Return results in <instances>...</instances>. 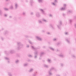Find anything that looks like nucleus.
Instances as JSON below:
<instances>
[{
	"label": "nucleus",
	"instance_id": "obj_51",
	"mask_svg": "<svg viewBox=\"0 0 76 76\" xmlns=\"http://www.w3.org/2000/svg\"><path fill=\"white\" fill-rule=\"evenodd\" d=\"M33 76H36V74H34L33 75Z\"/></svg>",
	"mask_w": 76,
	"mask_h": 76
},
{
	"label": "nucleus",
	"instance_id": "obj_56",
	"mask_svg": "<svg viewBox=\"0 0 76 76\" xmlns=\"http://www.w3.org/2000/svg\"><path fill=\"white\" fill-rule=\"evenodd\" d=\"M1 39H2V40H3V38H1Z\"/></svg>",
	"mask_w": 76,
	"mask_h": 76
},
{
	"label": "nucleus",
	"instance_id": "obj_14",
	"mask_svg": "<svg viewBox=\"0 0 76 76\" xmlns=\"http://www.w3.org/2000/svg\"><path fill=\"white\" fill-rule=\"evenodd\" d=\"M44 52H41L40 53V57H42V56H43V55H44Z\"/></svg>",
	"mask_w": 76,
	"mask_h": 76
},
{
	"label": "nucleus",
	"instance_id": "obj_2",
	"mask_svg": "<svg viewBox=\"0 0 76 76\" xmlns=\"http://www.w3.org/2000/svg\"><path fill=\"white\" fill-rule=\"evenodd\" d=\"M62 25V22L61 21H59V24L58 25H57V26L58 28L59 29H61V28H60V26Z\"/></svg>",
	"mask_w": 76,
	"mask_h": 76
},
{
	"label": "nucleus",
	"instance_id": "obj_4",
	"mask_svg": "<svg viewBox=\"0 0 76 76\" xmlns=\"http://www.w3.org/2000/svg\"><path fill=\"white\" fill-rule=\"evenodd\" d=\"M66 4H64V7H62L60 9V10L63 11V10H66Z\"/></svg>",
	"mask_w": 76,
	"mask_h": 76
},
{
	"label": "nucleus",
	"instance_id": "obj_16",
	"mask_svg": "<svg viewBox=\"0 0 76 76\" xmlns=\"http://www.w3.org/2000/svg\"><path fill=\"white\" fill-rule=\"evenodd\" d=\"M4 59L5 60H7V61L9 60V58L7 57H5Z\"/></svg>",
	"mask_w": 76,
	"mask_h": 76
},
{
	"label": "nucleus",
	"instance_id": "obj_15",
	"mask_svg": "<svg viewBox=\"0 0 76 76\" xmlns=\"http://www.w3.org/2000/svg\"><path fill=\"white\" fill-rule=\"evenodd\" d=\"M10 9L11 10H13V5L10 6Z\"/></svg>",
	"mask_w": 76,
	"mask_h": 76
},
{
	"label": "nucleus",
	"instance_id": "obj_59",
	"mask_svg": "<svg viewBox=\"0 0 76 76\" xmlns=\"http://www.w3.org/2000/svg\"><path fill=\"white\" fill-rule=\"evenodd\" d=\"M3 28L2 29V30H3Z\"/></svg>",
	"mask_w": 76,
	"mask_h": 76
},
{
	"label": "nucleus",
	"instance_id": "obj_44",
	"mask_svg": "<svg viewBox=\"0 0 76 76\" xmlns=\"http://www.w3.org/2000/svg\"><path fill=\"white\" fill-rule=\"evenodd\" d=\"M62 15L63 16H65L66 15V14H64V13H63L62 14Z\"/></svg>",
	"mask_w": 76,
	"mask_h": 76
},
{
	"label": "nucleus",
	"instance_id": "obj_29",
	"mask_svg": "<svg viewBox=\"0 0 76 76\" xmlns=\"http://www.w3.org/2000/svg\"><path fill=\"white\" fill-rule=\"evenodd\" d=\"M23 15L25 16L26 15V12H23Z\"/></svg>",
	"mask_w": 76,
	"mask_h": 76
},
{
	"label": "nucleus",
	"instance_id": "obj_60",
	"mask_svg": "<svg viewBox=\"0 0 76 76\" xmlns=\"http://www.w3.org/2000/svg\"><path fill=\"white\" fill-rule=\"evenodd\" d=\"M69 12H70V11H69Z\"/></svg>",
	"mask_w": 76,
	"mask_h": 76
},
{
	"label": "nucleus",
	"instance_id": "obj_45",
	"mask_svg": "<svg viewBox=\"0 0 76 76\" xmlns=\"http://www.w3.org/2000/svg\"><path fill=\"white\" fill-rule=\"evenodd\" d=\"M61 66H64V64H61Z\"/></svg>",
	"mask_w": 76,
	"mask_h": 76
},
{
	"label": "nucleus",
	"instance_id": "obj_1",
	"mask_svg": "<svg viewBox=\"0 0 76 76\" xmlns=\"http://www.w3.org/2000/svg\"><path fill=\"white\" fill-rule=\"evenodd\" d=\"M17 44L18 45V47L17 48V49L18 50H20L21 48H22V47H23V45L22 44L21 42H17Z\"/></svg>",
	"mask_w": 76,
	"mask_h": 76
},
{
	"label": "nucleus",
	"instance_id": "obj_43",
	"mask_svg": "<svg viewBox=\"0 0 76 76\" xmlns=\"http://www.w3.org/2000/svg\"><path fill=\"white\" fill-rule=\"evenodd\" d=\"M49 16L50 17H53V15H52L51 14H50L49 15Z\"/></svg>",
	"mask_w": 76,
	"mask_h": 76
},
{
	"label": "nucleus",
	"instance_id": "obj_5",
	"mask_svg": "<svg viewBox=\"0 0 76 76\" xmlns=\"http://www.w3.org/2000/svg\"><path fill=\"white\" fill-rule=\"evenodd\" d=\"M15 9H17L18 7H19V5H18V3H15Z\"/></svg>",
	"mask_w": 76,
	"mask_h": 76
},
{
	"label": "nucleus",
	"instance_id": "obj_11",
	"mask_svg": "<svg viewBox=\"0 0 76 76\" xmlns=\"http://www.w3.org/2000/svg\"><path fill=\"white\" fill-rule=\"evenodd\" d=\"M30 3L31 6H32V4H33V3H34V2L33 1V0H30Z\"/></svg>",
	"mask_w": 76,
	"mask_h": 76
},
{
	"label": "nucleus",
	"instance_id": "obj_31",
	"mask_svg": "<svg viewBox=\"0 0 76 76\" xmlns=\"http://www.w3.org/2000/svg\"><path fill=\"white\" fill-rule=\"evenodd\" d=\"M28 57H32V56L31 55H28Z\"/></svg>",
	"mask_w": 76,
	"mask_h": 76
},
{
	"label": "nucleus",
	"instance_id": "obj_36",
	"mask_svg": "<svg viewBox=\"0 0 76 76\" xmlns=\"http://www.w3.org/2000/svg\"><path fill=\"white\" fill-rule=\"evenodd\" d=\"M65 35H68L69 34V32H66L65 33Z\"/></svg>",
	"mask_w": 76,
	"mask_h": 76
},
{
	"label": "nucleus",
	"instance_id": "obj_23",
	"mask_svg": "<svg viewBox=\"0 0 76 76\" xmlns=\"http://www.w3.org/2000/svg\"><path fill=\"white\" fill-rule=\"evenodd\" d=\"M59 57H64V56L63 55H59Z\"/></svg>",
	"mask_w": 76,
	"mask_h": 76
},
{
	"label": "nucleus",
	"instance_id": "obj_8",
	"mask_svg": "<svg viewBox=\"0 0 76 76\" xmlns=\"http://www.w3.org/2000/svg\"><path fill=\"white\" fill-rule=\"evenodd\" d=\"M36 16L37 18H39V17H40V16H41V15H40L39 13L38 12L36 13Z\"/></svg>",
	"mask_w": 76,
	"mask_h": 76
},
{
	"label": "nucleus",
	"instance_id": "obj_27",
	"mask_svg": "<svg viewBox=\"0 0 76 76\" xmlns=\"http://www.w3.org/2000/svg\"><path fill=\"white\" fill-rule=\"evenodd\" d=\"M31 48L33 50H35V48L34 46H31Z\"/></svg>",
	"mask_w": 76,
	"mask_h": 76
},
{
	"label": "nucleus",
	"instance_id": "obj_6",
	"mask_svg": "<svg viewBox=\"0 0 76 76\" xmlns=\"http://www.w3.org/2000/svg\"><path fill=\"white\" fill-rule=\"evenodd\" d=\"M35 56L34 58H37V56H38V52L37 51H35L34 52Z\"/></svg>",
	"mask_w": 76,
	"mask_h": 76
},
{
	"label": "nucleus",
	"instance_id": "obj_21",
	"mask_svg": "<svg viewBox=\"0 0 76 76\" xmlns=\"http://www.w3.org/2000/svg\"><path fill=\"white\" fill-rule=\"evenodd\" d=\"M49 26L50 27H51L52 29H54V28L53 27V25L52 24H50L49 25Z\"/></svg>",
	"mask_w": 76,
	"mask_h": 76
},
{
	"label": "nucleus",
	"instance_id": "obj_53",
	"mask_svg": "<svg viewBox=\"0 0 76 76\" xmlns=\"http://www.w3.org/2000/svg\"><path fill=\"white\" fill-rule=\"evenodd\" d=\"M26 2H28V1L27 0H26Z\"/></svg>",
	"mask_w": 76,
	"mask_h": 76
},
{
	"label": "nucleus",
	"instance_id": "obj_47",
	"mask_svg": "<svg viewBox=\"0 0 76 76\" xmlns=\"http://www.w3.org/2000/svg\"><path fill=\"white\" fill-rule=\"evenodd\" d=\"M7 61H7L8 63H10V61H9V60Z\"/></svg>",
	"mask_w": 76,
	"mask_h": 76
},
{
	"label": "nucleus",
	"instance_id": "obj_52",
	"mask_svg": "<svg viewBox=\"0 0 76 76\" xmlns=\"http://www.w3.org/2000/svg\"><path fill=\"white\" fill-rule=\"evenodd\" d=\"M42 32H45V31L43 30V31H42Z\"/></svg>",
	"mask_w": 76,
	"mask_h": 76
},
{
	"label": "nucleus",
	"instance_id": "obj_19",
	"mask_svg": "<svg viewBox=\"0 0 76 76\" xmlns=\"http://www.w3.org/2000/svg\"><path fill=\"white\" fill-rule=\"evenodd\" d=\"M19 60H17L15 61V63H16V64H18V63H19Z\"/></svg>",
	"mask_w": 76,
	"mask_h": 76
},
{
	"label": "nucleus",
	"instance_id": "obj_17",
	"mask_svg": "<svg viewBox=\"0 0 76 76\" xmlns=\"http://www.w3.org/2000/svg\"><path fill=\"white\" fill-rule=\"evenodd\" d=\"M49 48H50V50H52V51H54V49L52 47H49Z\"/></svg>",
	"mask_w": 76,
	"mask_h": 76
},
{
	"label": "nucleus",
	"instance_id": "obj_32",
	"mask_svg": "<svg viewBox=\"0 0 76 76\" xmlns=\"http://www.w3.org/2000/svg\"><path fill=\"white\" fill-rule=\"evenodd\" d=\"M38 22L39 23H42V22L40 20H39Z\"/></svg>",
	"mask_w": 76,
	"mask_h": 76
},
{
	"label": "nucleus",
	"instance_id": "obj_25",
	"mask_svg": "<svg viewBox=\"0 0 76 76\" xmlns=\"http://www.w3.org/2000/svg\"><path fill=\"white\" fill-rule=\"evenodd\" d=\"M47 61H48V63H50L51 62V60L49 59H48V60H47Z\"/></svg>",
	"mask_w": 76,
	"mask_h": 76
},
{
	"label": "nucleus",
	"instance_id": "obj_20",
	"mask_svg": "<svg viewBox=\"0 0 76 76\" xmlns=\"http://www.w3.org/2000/svg\"><path fill=\"white\" fill-rule=\"evenodd\" d=\"M10 53H11V54H13V53H14V51L11 50L10 51Z\"/></svg>",
	"mask_w": 76,
	"mask_h": 76
},
{
	"label": "nucleus",
	"instance_id": "obj_26",
	"mask_svg": "<svg viewBox=\"0 0 76 76\" xmlns=\"http://www.w3.org/2000/svg\"><path fill=\"white\" fill-rule=\"evenodd\" d=\"M72 58H76V56H75L74 55H72Z\"/></svg>",
	"mask_w": 76,
	"mask_h": 76
},
{
	"label": "nucleus",
	"instance_id": "obj_58",
	"mask_svg": "<svg viewBox=\"0 0 76 76\" xmlns=\"http://www.w3.org/2000/svg\"><path fill=\"white\" fill-rule=\"evenodd\" d=\"M59 44V43H58V44H57V45H58Z\"/></svg>",
	"mask_w": 76,
	"mask_h": 76
},
{
	"label": "nucleus",
	"instance_id": "obj_13",
	"mask_svg": "<svg viewBox=\"0 0 76 76\" xmlns=\"http://www.w3.org/2000/svg\"><path fill=\"white\" fill-rule=\"evenodd\" d=\"M43 0H37V1L39 3H42V1Z\"/></svg>",
	"mask_w": 76,
	"mask_h": 76
},
{
	"label": "nucleus",
	"instance_id": "obj_37",
	"mask_svg": "<svg viewBox=\"0 0 76 76\" xmlns=\"http://www.w3.org/2000/svg\"><path fill=\"white\" fill-rule=\"evenodd\" d=\"M52 5H53V6H55L56 5V4H55V3H54L52 2Z\"/></svg>",
	"mask_w": 76,
	"mask_h": 76
},
{
	"label": "nucleus",
	"instance_id": "obj_10",
	"mask_svg": "<svg viewBox=\"0 0 76 76\" xmlns=\"http://www.w3.org/2000/svg\"><path fill=\"white\" fill-rule=\"evenodd\" d=\"M42 22H45V23H46V22H48V21H47V20L45 19H42Z\"/></svg>",
	"mask_w": 76,
	"mask_h": 76
},
{
	"label": "nucleus",
	"instance_id": "obj_3",
	"mask_svg": "<svg viewBox=\"0 0 76 76\" xmlns=\"http://www.w3.org/2000/svg\"><path fill=\"white\" fill-rule=\"evenodd\" d=\"M39 10L40 12H41L42 15H47V14L46 13H45V11H44L43 9H39Z\"/></svg>",
	"mask_w": 76,
	"mask_h": 76
},
{
	"label": "nucleus",
	"instance_id": "obj_48",
	"mask_svg": "<svg viewBox=\"0 0 76 76\" xmlns=\"http://www.w3.org/2000/svg\"><path fill=\"white\" fill-rule=\"evenodd\" d=\"M12 18V16H9V18Z\"/></svg>",
	"mask_w": 76,
	"mask_h": 76
},
{
	"label": "nucleus",
	"instance_id": "obj_57",
	"mask_svg": "<svg viewBox=\"0 0 76 76\" xmlns=\"http://www.w3.org/2000/svg\"><path fill=\"white\" fill-rule=\"evenodd\" d=\"M47 34H50V33H47Z\"/></svg>",
	"mask_w": 76,
	"mask_h": 76
},
{
	"label": "nucleus",
	"instance_id": "obj_9",
	"mask_svg": "<svg viewBox=\"0 0 76 76\" xmlns=\"http://www.w3.org/2000/svg\"><path fill=\"white\" fill-rule=\"evenodd\" d=\"M36 39H38L39 41H42V39L40 38L38 36L36 37Z\"/></svg>",
	"mask_w": 76,
	"mask_h": 76
},
{
	"label": "nucleus",
	"instance_id": "obj_46",
	"mask_svg": "<svg viewBox=\"0 0 76 76\" xmlns=\"http://www.w3.org/2000/svg\"><path fill=\"white\" fill-rule=\"evenodd\" d=\"M31 15H33V12H31V13H30Z\"/></svg>",
	"mask_w": 76,
	"mask_h": 76
},
{
	"label": "nucleus",
	"instance_id": "obj_35",
	"mask_svg": "<svg viewBox=\"0 0 76 76\" xmlns=\"http://www.w3.org/2000/svg\"><path fill=\"white\" fill-rule=\"evenodd\" d=\"M5 34H7L8 33V32L7 31H5L4 32Z\"/></svg>",
	"mask_w": 76,
	"mask_h": 76
},
{
	"label": "nucleus",
	"instance_id": "obj_18",
	"mask_svg": "<svg viewBox=\"0 0 76 76\" xmlns=\"http://www.w3.org/2000/svg\"><path fill=\"white\" fill-rule=\"evenodd\" d=\"M44 66L46 68H48V66L46 64H44Z\"/></svg>",
	"mask_w": 76,
	"mask_h": 76
},
{
	"label": "nucleus",
	"instance_id": "obj_38",
	"mask_svg": "<svg viewBox=\"0 0 76 76\" xmlns=\"http://www.w3.org/2000/svg\"><path fill=\"white\" fill-rule=\"evenodd\" d=\"M49 75H52V73L51 72H49Z\"/></svg>",
	"mask_w": 76,
	"mask_h": 76
},
{
	"label": "nucleus",
	"instance_id": "obj_12",
	"mask_svg": "<svg viewBox=\"0 0 76 76\" xmlns=\"http://www.w3.org/2000/svg\"><path fill=\"white\" fill-rule=\"evenodd\" d=\"M33 70H34V69L33 68H31L29 71V72L31 73V72H33Z\"/></svg>",
	"mask_w": 76,
	"mask_h": 76
},
{
	"label": "nucleus",
	"instance_id": "obj_30",
	"mask_svg": "<svg viewBox=\"0 0 76 76\" xmlns=\"http://www.w3.org/2000/svg\"><path fill=\"white\" fill-rule=\"evenodd\" d=\"M28 42H29L30 44H33V43H32V42H31L30 41V40H28Z\"/></svg>",
	"mask_w": 76,
	"mask_h": 76
},
{
	"label": "nucleus",
	"instance_id": "obj_33",
	"mask_svg": "<svg viewBox=\"0 0 76 76\" xmlns=\"http://www.w3.org/2000/svg\"><path fill=\"white\" fill-rule=\"evenodd\" d=\"M28 64H24V66H28Z\"/></svg>",
	"mask_w": 76,
	"mask_h": 76
},
{
	"label": "nucleus",
	"instance_id": "obj_41",
	"mask_svg": "<svg viewBox=\"0 0 76 76\" xmlns=\"http://www.w3.org/2000/svg\"><path fill=\"white\" fill-rule=\"evenodd\" d=\"M4 16L5 17H7V14H5L4 15Z\"/></svg>",
	"mask_w": 76,
	"mask_h": 76
},
{
	"label": "nucleus",
	"instance_id": "obj_42",
	"mask_svg": "<svg viewBox=\"0 0 76 76\" xmlns=\"http://www.w3.org/2000/svg\"><path fill=\"white\" fill-rule=\"evenodd\" d=\"M56 40H57V39H53V41H56Z\"/></svg>",
	"mask_w": 76,
	"mask_h": 76
},
{
	"label": "nucleus",
	"instance_id": "obj_39",
	"mask_svg": "<svg viewBox=\"0 0 76 76\" xmlns=\"http://www.w3.org/2000/svg\"><path fill=\"white\" fill-rule=\"evenodd\" d=\"M26 48H29V45H27L26 46Z\"/></svg>",
	"mask_w": 76,
	"mask_h": 76
},
{
	"label": "nucleus",
	"instance_id": "obj_28",
	"mask_svg": "<svg viewBox=\"0 0 76 76\" xmlns=\"http://www.w3.org/2000/svg\"><path fill=\"white\" fill-rule=\"evenodd\" d=\"M4 10H5V11H8L9 10V9L6 8H4Z\"/></svg>",
	"mask_w": 76,
	"mask_h": 76
},
{
	"label": "nucleus",
	"instance_id": "obj_40",
	"mask_svg": "<svg viewBox=\"0 0 76 76\" xmlns=\"http://www.w3.org/2000/svg\"><path fill=\"white\" fill-rule=\"evenodd\" d=\"M54 2V3H58L57 0H55Z\"/></svg>",
	"mask_w": 76,
	"mask_h": 76
},
{
	"label": "nucleus",
	"instance_id": "obj_24",
	"mask_svg": "<svg viewBox=\"0 0 76 76\" xmlns=\"http://www.w3.org/2000/svg\"><path fill=\"white\" fill-rule=\"evenodd\" d=\"M54 69V68L53 67H52L50 69V71H52V70H53Z\"/></svg>",
	"mask_w": 76,
	"mask_h": 76
},
{
	"label": "nucleus",
	"instance_id": "obj_49",
	"mask_svg": "<svg viewBox=\"0 0 76 76\" xmlns=\"http://www.w3.org/2000/svg\"><path fill=\"white\" fill-rule=\"evenodd\" d=\"M75 28H76V24H75Z\"/></svg>",
	"mask_w": 76,
	"mask_h": 76
},
{
	"label": "nucleus",
	"instance_id": "obj_55",
	"mask_svg": "<svg viewBox=\"0 0 76 76\" xmlns=\"http://www.w3.org/2000/svg\"><path fill=\"white\" fill-rule=\"evenodd\" d=\"M56 76H60V75H57Z\"/></svg>",
	"mask_w": 76,
	"mask_h": 76
},
{
	"label": "nucleus",
	"instance_id": "obj_7",
	"mask_svg": "<svg viewBox=\"0 0 76 76\" xmlns=\"http://www.w3.org/2000/svg\"><path fill=\"white\" fill-rule=\"evenodd\" d=\"M65 40L68 44H70V39L69 38H66L65 39Z\"/></svg>",
	"mask_w": 76,
	"mask_h": 76
},
{
	"label": "nucleus",
	"instance_id": "obj_34",
	"mask_svg": "<svg viewBox=\"0 0 76 76\" xmlns=\"http://www.w3.org/2000/svg\"><path fill=\"white\" fill-rule=\"evenodd\" d=\"M69 22H70V23H71L72 22V20H71V19H69Z\"/></svg>",
	"mask_w": 76,
	"mask_h": 76
},
{
	"label": "nucleus",
	"instance_id": "obj_54",
	"mask_svg": "<svg viewBox=\"0 0 76 76\" xmlns=\"http://www.w3.org/2000/svg\"><path fill=\"white\" fill-rule=\"evenodd\" d=\"M9 0H5V1H8Z\"/></svg>",
	"mask_w": 76,
	"mask_h": 76
},
{
	"label": "nucleus",
	"instance_id": "obj_50",
	"mask_svg": "<svg viewBox=\"0 0 76 76\" xmlns=\"http://www.w3.org/2000/svg\"><path fill=\"white\" fill-rule=\"evenodd\" d=\"M43 48H45V46H43Z\"/></svg>",
	"mask_w": 76,
	"mask_h": 76
},
{
	"label": "nucleus",
	"instance_id": "obj_22",
	"mask_svg": "<svg viewBox=\"0 0 76 76\" xmlns=\"http://www.w3.org/2000/svg\"><path fill=\"white\" fill-rule=\"evenodd\" d=\"M3 13V12H2V11L1 10H0V16H1L2 15V14Z\"/></svg>",
	"mask_w": 76,
	"mask_h": 76
}]
</instances>
